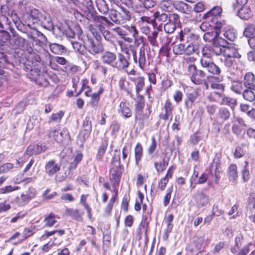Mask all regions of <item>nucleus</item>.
<instances>
[{
  "label": "nucleus",
  "instance_id": "1",
  "mask_svg": "<svg viewBox=\"0 0 255 255\" xmlns=\"http://www.w3.org/2000/svg\"><path fill=\"white\" fill-rule=\"evenodd\" d=\"M186 74L190 77L191 81L195 84L201 85L205 82L206 72L198 69L195 64H189L187 65Z\"/></svg>",
  "mask_w": 255,
  "mask_h": 255
},
{
  "label": "nucleus",
  "instance_id": "2",
  "mask_svg": "<svg viewBox=\"0 0 255 255\" xmlns=\"http://www.w3.org/2000/svg\"><path fill=\"white\" fill-rule=\"evenodd\" d=\"M88 51L92 54L95 55L102 53L104 51L102 43L92 35H87L85 40Z\"/></svg>",
  "mask_w": 255,
  "mask_h": 255
},
{
  "label": "nucleus",
  "instance_id": "3",
  "mask_svg": "<svg viewBox=\"0 0 255 255\" xmlns=\"http://www.w3.org/2000/svg\"><path fill=\"white\" fill-rule=\"evenodd\" d=\"M203 39L206 42H212L213 43L221 45L225 43V39L223 37L220 36L218 31L206 32L203 36Z\"/></svg>",
  "mask_w": 255,
  "mask_h": 255
},
{
  "label": "nucleus",
  "instance_id": "4",
  "mask_svg": "<svg viewBox=\"0 0 255 255\" xmlns=\"http://www.w3.org/2000/svg\"><path fill=\"white\" fill-rule=\"evenodd\" d=\"M154 23L156 25L158 24L157 29L161 30L162 25L167 22L169 21V17L168 15L165 13L156 11L153 14Z\"/></svg>",
  "mask_w": 255,
  "mask_h": 255
},
{
  "label": "nucleus",
  "instance_id": "5",
  "mask_svg": "<svg viewBox=\"0 0 255 255\" xmlns=\"http://www.w3.org/2000/svg\"><path fill=\"white\" fill-rule=\"evenodd\" d=\"M110 179L114 188L118 186L122 173L121 168L111 167L110 171Z\"/></svg>",
  "mask_w": 255,
  "mask_h": 255
},
{
  "label": "nucleus",
  "instance_id": "6",
  "mask_svg": "<svg viewBox=\"0 0 255 255\" xmlns=\"http://www.w3.org/2000/svg\"><path fill=\"white\" fill-rule=\"evenodd\" d=\"M225 45L224 48L223 55L225 57L234 58H240L241 57L238 49L235 46L230 44Z\"/></svg>",
  "mask_w": 255,
  "mask_h": 255
},
{
  "label": "nucleus",
  "instance_id": "7",
  "mask_svg": "<svg viewBox=\"0 0 255 255\" xmlns=\"http://www.w3.org/2000/svg\"><path fill=\"white\" fill-rule=\"evenodd\" d=\"M47 147L42 144H35L28 146L25 153L28 155L38 154L47 150Z\"/></svg>",
  "mask_w": 255,
  "mask_h": 255
},
{
  "label": "nucleus",
  "instance_id": "8",
  "mask_svg": "<svg viewBox=\"0 0 255 255\" xmlns=\"http://www.w3.org/2000/svg\"><path fill=\"white\" fill-rule=\"evenodd\" d=\"M174 108V106L173 105L172 103L169 100H167L163 107L165 113L164 114H161L160 115V118L165 121L168 120L171 121L173 117L172 111H173Z\"/></svg>",
  "mask_w": 255,
  "mask_h": 255
},
{
  "label": "nucleus",
  "instance_id": "9",
  "mask_svg": "<svg viewBox=\"0 0 255 255\" xmlns=\"http://www.w3.org/2000/svg\"><path fill=\"white\" fill-rule=\"evenodd\" d=\"M60 169V166L56 163L54 160L48 161L45 165V173L49 176H52L56 173Z\"/></svg>",
  "mask_w": 255,
  "mask_h": 255
},
{
  "label": "nucleus",
  "instance_id": "10",
  "mask_svg": "<svg viewBox=\"0 0 255 255\" xmlns=\"http://www.w3.org/2000/svg\"><path fill=\"white\" fill-rule=\"evenodd\" d=\"M129 58V56L126 58L122 54L119 53L118 55V60L115 62L113 67L116 68L119 70L125 69L129 66V63L128 60Z\"/></svg>",
  "mask_w": 255,
  "mask_h": 255
},
{
  "label": "nucleus",
  "instance_id": "11",
  "mask_svg": "<svg viewBox=\"0 0 255 255\" xmlns=\"http://www.w3.org/2000/svg\"><path fill=\"white\" fill-rule=\"evenodd\" d=\"M208 82L212 89L219 91H225V85L220 82L219 77L210 76L208 77Z\"/></svg>",
  "mask_w": 255,
  "mask_h": 255
},
{
  "label": "nucleus",
  "instance_id": "12",
  "mask_svg": "<svg viewBox=\"0 0 255 255\" xmlns=\"http://www.w3.org/2000/svg\"><path fill=\"white\" fill-rule=\"evenodd\" d=\"M119 19L120 20L121 24L130 20L131 14L130 11L122 5H118Z\"/></svg>",
  "mask_w": 255,
  "mask_h": 255
},
{
  "label": "nucleus",
  "instance_id": "13",
  "mask_svg": "<svg viewBox=\"0 0 255 255\" xmlns=\"http://www.w3.org/2000/svg\"><path fill=\"white\" fill-rule=\"evenodd\" d=\"M116 57L115 53L107 51L103 53L101 56V60L104 64L110 65L113 67Z\"/></svg>",
  "mask_w": 255,
  "mask_h": 255
},
{
  "label": "nucleus",
  "instance_id": "14",
  "mask_svg": "<svg viewBox=\"0 0 255 255\" xmlns=\"http://www.w3.org/2000/svg\"><path fill=\"white\" fill-rule=\"evenodd\" d=\"M231 115V113L228 109L222 107L219 109L217 113L216 119L222 123H224L229 120Z\"/></svg>",
  "mask_w": 255,
  "mask_h": 255
},
{
  "label": "nucleus",
  "instance_id": "15",
  "mask_svg": "<svg viewBox=\"0 0 255 255\" xmlns=\"http://www.w3.org/2000/svg\"><path fill=\"white\" fill-rule=\"evenodd\" d=\"M255 76L252 72L246 73L244 77V86L246 88L254 89L255 87Z\"/></svg>",
  "mask_w": 255,
  "mask_h": 255
},
{
  "label": "nucleus",
  "instance_id": "16",
  "mask_svg": "<svg viewBox=\"0 0 255 255\" xmlns=\"http://www.w3.org/2000/svg\"><path fill=\"white\" fill-rule=\"evenodd\" d=\"M45 11H40L36 9H32L30 11V16L33 23L40 24L43 19V16L45 14Z\"/></svg>",
  "mask_w": 255,
  "mask_h": 255
},
{
  "label": "nucleus",
  "instance_id": "17",
  "mask_svg": "<svg viewBox=\"0 0 255 255\" xmlns=\"http://www.w3.org/2000/svg\"><path fill=\"white\" fill-rule=\"evenodd\" d=\"M43 27L49 30L53 31V33L55 32V27L53 24L51 18L49 15L45 13L43 16V19L40 22V24Z\"/></svg>",
  "mask_w": 255,
  "mask_h": 255
},
{
  "label": "nucleus",
  "instance_id": "18",
  "mask_svg": "<svg viewBox=\"0 0 255 255\" xmlns=\"http://www.w3.org/2000/svg\"><path fill=\"white\" fill-rule=\"evenodd\" d=\"M65 214L67 216L71 217L72 219L77 221L82 222L83 220L82 217L83 213H81L77 209L66 208Z\"/></svg>",
  "mask_w": 255,
  "mask_h": 255
},
{
  "label": "nucleus",
  "instance_id": "19",
  "mask_svg": "<svg viewBox=\"0 0 255 255\" xmlns=\"http://www.w3.org/2000/svg\"><path fill=\"white\" fill-rule=\"evenodd\" d=\"M173 166H171L168 170L165 176L162 178L158 182V187L161 190H164L168 182L169 179L172 178L173 175Z\"/></svg>",
  "mask_w": 255,
  "mask_h": 255
},
{
  "label": "nucleus",
  "instance_id": "20",
  "mask_svg": "<svg viewBox=\"0 0 255 255\" xmlns=\"http://www.w3.org/2000/svg\"><path fill=\"white\" fill-rule=\"evenodd\" d=\"M194 197L197 203L202 206L207 205L210 201L209 196L202 191H197Z\"/></svg>",
  "mask_w": 255,
  "mask_h": 255
},
{
  "label": "nucleus",
  "instance_id": "21",
  "mask_svg": "<svg viewBox=\"0 0 255 255\" xmlns=\"http://www.w3.org/2000/svg\"><path fill=\"white\" fill-rule=\"evenodd\" d=\"M236 10H237L238 15L243 19H249L252 14L251 8L246 5L241 6V8H237Z\"/></svg>",
  "mask_w": 255,
  "mask_h": 255
},
{
  "label": "nucleus",
  "instance_id": "22",
  "mask_svg": "<svg viewBox=\"0 0 255 255\" xmlns=\"http://www.w3.org/2000/svg\"><path fill=\"white\" fill-rule=\"evenodd\" d=\"M228 44V41L225 39V43L223 45L213 43L212 46H209L210 51L212 53L213 56H218L221 54H223L224 48L225 45Z\"/></svg>",
  "mask_w": 255,
  "mask_h": 255
},
{
  "label": "nucleus",
  "instance_id": "23",
  "mask_svg": "<svg viewBox=\"0 0 255 255\" xmlns=\"http://www.w3.org/2000/svg\"><path fill=\"white\" fill-rule=\"evenodd\" d=\"M119 111L125 118H130L132 115L131 109L129 107V104L124 102H122L120 103Z\"/></svg>",
  "mask_w": 255,
  "mask_h": 255
},
{
  "label": "nucleus",
  "instance_id": "24",
  "mask_svg": "<svg viewBox=\"0 0 255 255\" xmlns=\"http://www.w3.org/2000/svg\"><path fill=\"white\" fill-rule=\"evenodd\" d=\"M135 120H139L143 121L148 119L150 115L149 109H146L144 112L143 109H135Z\"/></svg>",
  "mask_w": 255,
  "mask_h": 255
},
{
  "label": "nucleus",
  "instance_id": "25",
  "mask_svg": "<svg viewBox=\"0 0 255 255\" xmlns=\"http://www.w3.org/2000/svg\"><path fill=\"white\" fill-rule=\"evenodd\" d=\"M237 100L229 97H226L225 95L221 99V104L229 106L232 111H234L237 105Z\"/></svg>",
  "mask_w": 255,
  "mask_h": 255
},
{
  "label": "nucleus",
  "instance_id": "26",
  "mask_svg": "<svg viewBox=\"0 0 255 255\" xmlns=\"http://www.w3.org/2000/svg\"><path fill=\"white\" fill-rule=\"evenodd\" d=\"M214 24V28L220 33L221 30H225L226 27L225 21L223 20L218 19L217 17H212L210 19Z\"/></svg>",
  "mask_w": 255,
  "mask_h": 255
},
{
  "label": "nucleus",
  "instance_id": "27",
  "mask_svg": "<svg viewBox=\"0 0 255 255\" xmlns=\"http://www.w3.org/2000/svg\"><path fill=\"white\" fill-rule=\"evenodd\" d=\"M231 90L237 94H241L244 90L242 81H232L230 87Z\"/></svg>",
  "mask_w": 255,
  "mask_h": 255
},
{
  "label": "nucleus",
  "instance_id": "28",
  "mask_svg": "<svg viewBox=\"0 0 255 255\" xmlns=\"http://www.w3.org/2000/svg\"><path fill=\"white\" fill-rule=\"evenodd\" d=\"M248 148L246 144H242L236 147L234 155V157L236 158H239L243 157L247 152Z\"/></svg>",
  "mask_w": 255,
  "mask_h": 255
},
{
  "label": "nucleus",
  "instance_id": "29",
  "mask_svg": "<svg viewBox=\"0 0 255 255\" xmlns=\"http://www.w3.org/2000/svg\"><path fill=\"white\" fill-rule=\"evenodd\" d=\"M198 94L196 92L188 93L187 94V98L185 100V103L187 109L191 108L193 104L196 100Z\"/></svg>",
  "mask_w": 255,
  "mask_h": 255
},
{
  "label": "nucleus",
  "instance_id": "30",
  "mask_svg": "<svg viewBox=\"0 0 255 255\" xmlns=\"http://www.w3.org/2000/svg\"><path fill=\"white\" fill-rule=\"evenodd\" d=\"M222 11V9L220 6H215L211 9L209 11L204 14V18L217 17L220 16Z\"/></svg>",
  "mask_w": 255,
  "mask_h": 255
},
{
  "label": "nucleus",
  "instance_id": "31",
  "mask_svg": "<svg viewBox=\"0 0 255 255\" xmlns=\"http://www.w3.org/2000/svg\"><path fill=\"white\" fill-rule=\"evenodd\" d=\"M159 5L164 11H171L174 8V2L171 0H162Z\"/></svg>",
  "mask_w": 255,
  "mask_h": 255
},
{
  "label": "nucleus",
  "instance_id": "32",
  "mask_svg": "<svg viewBox=\"0 0 255 255\" xmlns=\"http://www.w3.org/2000/svg\"><path fill=\"white\" fill-rule=\"evenodd\" d=\"M254 89L246 88L243 90L242 94L243 97L247 101L252 102L255 100V94L254 92Z\"/></svg>",
  "mask_w": 255,
  "mask_h": 255
},
{
  "label": "nucleus",
  "instance_id": "33",
  "mask_svg": "<svg viewBox=\"0 0 255 255\" xmlns=\"http://www.w3.org/2000/svg\"><path fill=\"white\" fill-rule=\"evenodd\" d=\"M12 34V40L13 42L15 48H20L23 46L25 40L22 37L16 34L14 31L11 32Z\"/></svg>",
  "mask_w": 255,
  "mask_h": 255
},
{
  "label": "nucleus",
  "instance_id": "34",
  "mask_svg": "<svg viewBox=\"0 0 255 255\" xmlns=\"http://www.w3.org/2000/svg\"><path fill=\"white\" fill-rule=\"evenodd\" d=\"M96 4L99 11L103 14H107L109 11L108 4L105 0H97Z\"/></svg>",
  "mask_w": 255,
  "mask_h": 255
},
{
  "label": "nucleus",
  "instance_id": "35",
  "mask_svg": "<svg viewBox=\"0 0 255 255\" xmlns=\"http://www.w3.org/2000/svg\"><path fill=\"white\" fill-rule=\"evenodd\" d=\"M228 175L231 181H235L238 177L237 172V166L235 164L230 165L228 168Z\"/></svg>",
  "mask_w": 255,
  "mask_h": 255
},
{
  "label": "nucleus",
  "instance_id": "36",
  "mask_svg": "<svg viewBox=\"0 0 255 255\" xmlns=\"http://www.w3.org/2000/svg\"><path fill=\"white\" fill-rule=\"evenodd\" d=\"M196 38V35L193 33H187L182 31L180 33L179 39L181 41H186L190 43V42Z\"/></svg>",
  "mask_w": 255,
  "mask_h": 255
},
{
  "label": "nucleus",
  "instance_id": "37",
  "mask_svg": "<svg viewBox=\"0 0 255 255\" xmlns=\"http://www.w3.org/2000/svg\"><path fill=\"white\" fill-rule=\"evenodd\" d=\"M255 33V25H254V24H247L245 27L244 31V35L249 39L250 38V37H252L253 36H254Z\"/></svg>",
  "mask_w": 255,
  "mask_h": 255
},
{
  "label": "nucleus",
  "instance_id": "38",
  "mask_svg": "<svg viewBox=\"0 0 255 255\" xmlns=\"http://www.w3.org/2000/svg\"><path fill=\"white\" fill-rule=\"evenodd\" d=\"M49 48L51 51L55 54H61L65 50L63 45L56 43L50 44Z\"/></svg>",
  "mask_w": 255,
  "mask_h": 255
},
{
  "label": "nucleus",
  "instance_id": "39",
  "mask_svg": "<svg viewBox=\"0 0 255 255\" xmlns=\"http://www.w3.org/2000/svg\"><path fill=\"white\" fill-rule=\"evenodd\" d=\"M240 110L242 112L246 113L248 116L254 118V113L255 109L252 108L248 104H241L240 105Z\"/></svg>",
  "mask_w": 255,
  "mask_h": 255
},
{
  "label": "nucleus",
  "instance_id": "40",
  "mask_svg": "<svg viewBox=\"0 0 255 255\" xmlns=\"http://www.w3.org/2000/svg\"><path fill=\"white\" fill-rule=\"evenodd\" d=\"M174 8L182 13H187L188 11V4L181 1L174 2Z\"/></svg>",
  "mask_w": 255,
  "mask_h": 255
},
{
  "label": "nucleus",
  "instance_id": "41",
  "mask_svg": "<svg viewBox=\"0 0 255 255\" xmlns=\"http://www.w3.org/2000/svg\"><path fill=\"white\" fill-rule=\"evenodd\" d=\"M134 155L135 162L137 164L143 155V148L140 143H138L134 148Z\"/></svg>",
  "mask_w": 255,
  "mask_h": 255
},
{
  "label": "nucleus",
  "instance_id": "42",
  "mask_svg": "<svg viewBox=\"0 0 255 255\" xmlns=\"http://www.w3.org/2000/svg\"><path fill=\"white\" fill-rule=\"evenodd\" d=\"M237 33L234 29H227L224 31L223 33V38L233 41L236 38Z\"/></svg>",
  "mask_w": 255,
  "mask_h": 255
},
{
  "label": "nucleus",
  "instance_id": "43",
  "mask_svg": "<svg viewBox=\"0 0 255 255\" xmlns=\"http://www.w3.org/2000/svg\"><path fill=\"white\" fill-rule=\"evenodd\" d=\"M73 49L79 54L84 55L86 53V46L77 41L71 42Z\"/></svg>",
  "mask_w": 255,
  "mask_h": 255
},
{
  "label": "nucleus",
  "instance_id": "44",
  "mask_svg": "<svg viewBox=\"0 0 255 255\" xmlns=\"http://www.w3.org/2000/svg\"><path fill=\"white\" fill-rule=\"evenodd\" d=\"M135 86L136 95H138L139 93L143 90L144 86V78L142 77H138L135 80Z\"/></svg>",
  "mask_w": 255,
  "mask_h": 255
},
{
  "label": "nucleus",
  "instance_id": "45",
  "mask_svg": "<svg viewBox=\"0 0 255 255\" xmlns=\"http://www.w3.org/2000/svg\"><path fill=\"white\" fill-rule=\"evenodd\" d=\"M113 30L116 32L121 37L128 42H131L132 41V38L126 36V30H124L123 28L117 27L113 29Z\"/></svg>",
  "mask_w": 255,
  "mask_h": 255
},
{
  "label": "nucleus",
  "instance_id": "46",
  "mask_svg": "<svg viewBox=\"0 0 255 255\" xmlns=\"http://www.w3.org/2000/svg\"><path fill=\"white\" fill-rule=\"evenodd\" d=\"M125 28H126L125 32L126 36H128V35H129L132 36V38H134L137 34H138V31L135 26L127 25L126 26H125Z\"/></svg>",
  "mask_w": 255,
  "mask_h": 255
},
{
  "label": "nucleus",
  "instance_id": "47",
  "mask_svg": "<svg viewBox=\"0 0 255 255\" xmlns=\"http://www.w3.org/2000/svg\"><path fill=\"white\" fill-rule=\"evenodd\" d=\"M108 146V141L105 140L103 141L101 145L100 146L98 151V154L97 155V157L99 160H101L105 153V151L107 149Z\"/></svg>",
  "mask_w": 255,
  "mask_h": 255
},
{
  "label": "nucleus",
  "instance_id": "48",
  "mask_svg": "<svg viewBox=\"0 0 255 255\" xmlns=\"http://www.w3.org/2000/svg\"><path fill=\"white\" fill-rule=\"evenodd\" d=\"M44 222H45V226L49 227L53 226L57 222L55 219V214L53 213L49 214L45 218Z\"/></svg>",
  "mask_w": 255,
  "mask_h": 255
},
{
  "label": "nucleus",
  "instance_id": "49",
  "mask_svg": "<svg viewBox=\"0 0 255 255\" xmlns=\"http://www.w3.org/2000/svg\"><path fill=\"white\" fill-rule=\"evenodd\" d=\"M158 34V31H154L149 34L147 36V39L152 46L158 47V43L156 38Z\"/></svg>",
  "mask_w": 255,
  "mask_h": 255
},
{
  "label": "nucleus",
  "instance_id": "50",
  "mask_svg": "<svg viewBox=\"0 0 255 255\" xmlns=\"http://www.w3.org/2000/svg\"><path fill=\"white\" fill-rule=\"evenodd\" d=\"M198 46L196 44H193V42L189 43V44L185 47V54L188 55L198 52Z\"/></svg>",
  "mask_w": 255,
  "mask_h": 255
},
{
  "label": "nucleus",
  "instance_id": "51",
  "mask_svg": "<svg viewBox=\"0 0 255 255\" xmlns=\"http://www.w3.org/2000/svg\"><path fill=\"white\" fill-rule=\"evenodd\" d=\"M8 15H1V17H0V22L3 23V24L5 23V24L7 25V27H4V28L9 29L11 32H12L13 31H14V29L11 26V21L8 18Z\"/></svg>",
  "mask_w": 255,
  "mask_h": 255
},
{
  "label": "nucleus",
  "instance_id": "52",
  "mask_svg": "<svg viewBox=\"0 0 255 255\" xmlns=\"http://www.w3.org/2000/svg\"><path fill=\"white\" fill-rule=\"evenodd\" d=\"M172 50L175 55L185 54V45L184 44H176L173 47Z\"/></svg>",
  "mask_w": 255,
  "mask_h": 255
},
{
  "label": "nucleus",
  "instance_id": "53",
  "mask_svg": "<svg viewBox=\"0 0 255 255\" xmlns=\"http://www.w3.org/2000/svg\"><path fill=\"white\" fill-rule=\"evenodd\" d=\"M62 132L54 129L50 131L48 135L49 137H53L57 142H61L62 141Z\"/></svg>",
  "mask_w": 255,
  "mask_h": 255
},
{
  "label": "nucleus",
  "instance_id": "54",
  "mask_svg": "<svg viewBox=\"0 0 255 255\" xmlns=\"http://www.w3.org/2000/svg\"><path fill=\"white\" fill-rule=\"evenodd\" d=\"M118 9H111L110 10V17L111 19L114 22L121 24L120 20L119 19Z\"/></svg>",
  "mask_w": 255,
  "mask_h": 255
},
{
  "label": "nucleus",
  "instance_id": "55",
  "mask_svg": "<svg viewBox=\"0 0 255 255\" xmlns=\"http://www.w3.org/2000/svg\"><path fill=\"white\" fill-rule=\"evenodd\" d=\"M31 199L25 193H23L20 197L18 198L17 203L19 206H23L28 203Z\"/></svg>",
  "mask_w": 255,
  "mask_h": 255
},
{
  "label": "nucleus",
  "instance_id": "56",
  "mask_svg": "<svg viewBox=\"0 0 255 255\" xmlns=\"http://www.w3.org/2000/svg\"><path fill=\"white\" fill-rule=\"evenodd\" d=\"M120 161V154L119 152L118 154L115 153L112 159V167L113 168H121Z\"/></svg>",
  "mask_w": 255,
  "mask_h": 255
},
{
  "label": "nucleus",
  "instance_id": "57",
  "mask_svg": "<svg viewBox=\"0 0 255 255\" xmlns=\"http://www.w3.org/2000/svg\"><path fill=\"white\" fill-rule=\"evenodd\" d=\"M208 72L211 73V74L214 75V76H219L221 73V69L218 65H217L213 62V64L211 66L210 68H209V70Z\"/></svg>",
  "mask_w": 255,
  "mask_h": 255
},
{
  "label": "nucleus",
  "instance_id": "58",
  "mask_svg": "<svg viewBox=\"0 0 255 255\" xmlns=\"http://www.w3.org/2000/svg\"><path fill=\"white\" fill-rule=\"evenodd\" d=\"M91 132V126L81 131L79 134V138L81 141H85L89 136Z\"/></svg>",
  "mask_w": 255,
  "mask_h": 255
},
{
  "label": "nucleus",
  "instance_id": "59",
  "mask_svg": "<svg viewBox=\"0 0 255 255\" xmlns=\"http://www.w3.org/2000/svg\"><path fill=\"white\" fill-rule=\"evenodd\" d=\"M19 187L17 186L8 185L0 188V194H8L13 191L17 190Z\"/></svg>",
  "mask_w": 255,
  "mask_h": 255
},
{
  "label": "nucleus",
  "instance_id": "60",
  "mask_svg": "<svg viewBox=\"0 0 255 255\" xmlns=\"http://www.w3.org/2000/svg\"><path fill=\"white\" fill-rule=\"evenodd\" d=\"M134 44L136 46H139L140 44H142L141 46H143L145 48L146 44L145 38L142 36H139L137 34L135 37L133 38Z\"/></svg>",
  "mask_w": 255,
  "mask_h": 255
},
{
  "label": "nucleus",
  "instance_id": "61",
  "mask_svg": "<svg viewBox=\"0 0 255 255\" xmlns=\"http://www.w3.org/2000/svg\"><path fill=\"white\" fill-rule=\"evenodd\" d=\"M224 91H216L212 93L210 95V97L212 98V100L215 102H219L224 96Z\"/></svg>",
  "mask_w": 255,
  "mask_h": 255
},
{
  "label": "nucleus",
  "instance_id": "62",
  "mask_svg": "<svg viewBox=\"0 0 255 255\" xmlns=\"http://www.w3.org/2000/svg\"><path fill=\"white\" fill-rule=\"evenodd\" d=\"M10 38V34L5 30H0V45L5 43Z\"/></svg>",
  "mask_w": 255,
  "mask_h": 255
},
{
  "label": "nucleus",
  "instance_id": "63",
  "mask_svg": "<svg viewBox=\"0 0 255 255\" xmlns=\"http://www.w3.org/2000/svg\"><path fill=\"white\" fill-rule=\"evenodd\" d=\"M176 28V26L174 23L170 21L167 22L164 25V29L165 32L167 33H173Z\"/></svg>",
  "mask_w": 255,
  "mask_h": 255
},
{
  "label": "nucleus",
  "instance_id": "64",
  "mask_svg": "<svg viewBox=\"0 0 255 255\" xmlns=\"http://www.w3.org/2000/svg\"><path fill=\"white\" fill-rule=\"evenodd\" d=\"M200 63L203 68L206 69L207 71H209L211 66L213 64V62L211 59H208L204 58H201Z\"/></svg>",
  "mask_w": 255,
  "mask_h": 255
}]
</instances>
